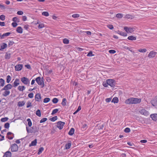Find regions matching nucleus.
<instances>
[{
  "mask_svg": "<svg viewBox=\"0 0 157 157\" xmlns=\"http://www.w3.org/2000/svg\"><path fill=\"white\" fill-rule=\"evenodd\" d=\"M65 123L61 121H58L57 123V127L59 129H61L63 128V126L65 124Z\"/></svg>",
  "mask_w": 157,
  "mask_h": 157,
  "instance_id": "5",
  "label": "nucleus"
},
{
  "mask_svg": "<svg viewBox=\"0 0 157 157\" xmlns=\"http://www.w3.org/2000/svg\"><path fill=\"white\" fill-rule=\"evenodd\" d=\"M11 153L10 151H7L6 152L3 157H11Z\"/></svg>",
  "mask_w": 157,
  "mask_h": 157,
  "instance_id": "15",
  "label": "nucleus"
},
{
  "mask_svg": "<svg viewBox=\"0 0 157 157\" xmlns=\"http://www.w3.org/2000/svg\"><path fill=\"white\" fill-rule=\"evenodd\" d=\"M118 98L117 97H115L113 98L112 101V102L114 103H117L118 102Z\"/></svg>",
  "mask_w": 157,
  "mask_h": 157,
  "instance_id": "29",
  "label": "nucleus"
},
{
  "mask_svg": "<svg viewBox=\"0 0 157 157\" xmlns=\"http://www.w3.org/2000/svg\"><path fill=\"white\" fill-rule=\"evenodd\" d=\"M28 97L30 98H32L33 97V94L30 93L28 94Z\"/></svg>",
  "mask_w": 157,
  "mask_h": 157,
  "instance_id": "54",
  "label": "nucleus"
},
{
  "mask_svg": "<svg viewBox=\"0 0 157 157\" xmlns=\"http://www.w3.org/2000/svg\"><path fill=\"white\" fill-rule=\"evenodd\" d=\"M25 89L24 86H19L18 87V89L20 91H23Z\"/></svg>",
  "mask_w": 157,
  "mask_h": 157,
  "instance_id": "26",
  "label": "nucleus"
},
{
  "mask_svg": "<svg viewBox=\"0 0 157 157\" xmlns=\"http://www.w3.org/2000/svg\"><path fill=\"white\" fill-rule=\"evenodd\" d=\"M157 54V52H155L151 51L148 54V56L149 58H153L155 57V55Z\"/></svg>",
  "mask_w": 157,
  "mask_h": 157,
  "instance_id": "9",
  "label": "nucleus"
},
{
  "mask_svg": "<svg viewBox=\"0 0 157 157\" xmlns=\"http://www.w3.org/2000/svg\"><path fill=\"white\" fill-rule=\"evenodd\" d=\"M150 117L153 121H156L157 120V114H151V115Z\"/></svg>",
  "mask_w": 157,
  "mask_h": 157,
  "instance_id": "16",
  "label": "nucleus"
},
{
  "mask_svg": "<svg viewBox=\"0 0 157 157\" xmlns=\"http://www.w3.org/2000/svg\"><path fill=\"white\" fill-rule=\"evenodd\" d=\"M140 113L141 114L146 116L149 114V112L144 109H142L140 110Z\"/></svg>",
  "mask_w": 157,
  "mask_h": 157,
  "instance_id": "12",
  "label": "nucleus"
},
{
  "mask_svg": "<svg viewBox=\"0 0 157 157\" xmlns=\"http://www.w3.org/2000/svg\"><path fill=\"white\" fill-rule=\"evenodd\" d=\"M58 110H59L58 109H54L52 111V114L53 115V114H55V113H56L58 111Z\"/></svg>",
  "mask_w": 157,
  "mask_h": 157,
  "instance_id": "47",
  "label": "nucleus"
},
{
  "mask_svg": "<svg viewBox=\"0 0 157 157\" xmlns=\"http://www.w3.org/2000/svg\"><path fill=\"white\" fill-rule=\"evenodd\" d=\"M71 146V143H68L65 146V149H69Z\"/></svg>",
  "mask_w": 157,
  "mask_h": 157,
  "instance_id": "28",
  "label": "nucleus"
},
{
  "mask_svg": "<svg viewBox=\"0 0 157 157\" xmlns=\"http://www.w3.org/2000/svg\"><path fill=\"white\" fill-rule=\"evenodd\" d=\"M11 80V77L10 76L8 75L6 77V81L7 83H9Z\"/></svg>",
  "mask_w": 157,
  "mask_h": 157,
  "instance_id": "35",
  "label": "nucleus"
},
{
  "mask_svg": "<svg viewBox=\"0 0 157 157\" xmlns=\"http://www.w3.org/2000/svg\"><path fill=\"white\" fill-rule=\"evenodd\" d=\"M135 29L134 28L128 27V33H132L134 31Z\"/></svg>",
  "mask_w": 157,
  "mask_h": 157,
  "instance_id": "36",
  "label": "nucleus"
},
{
  "mask_svg": "<svg viewBox=\"0 0 157 157\" xmlns=\"http://www.w3.org/2000/svg\"><path fill=\"white\" fill-rule=\"evenodd\" d=\"M94 56V55L92 54V52L91 51H90L87 55V56Z\"/></svg>",
  "mask_w": 157,
  "mask_h": 157,
  "instance_id": "51",
  "label": "nucleus"
},
{
  "mask_svg": "<svg viewBox=\"0 0 157 157\" xmlns=\"http://www.w3.org/2000/svg\"><path fill=\"white\" fill-rule=\"evenodd\" d=\"M107 80L108 85L112 87H114L115 86L116 82L114 80L109 79H107Z\"/></svg>",
  "mask_w": 157,
  "mask_h": 157,
  "instance_id": "4",
  "label": "nucleus"
},
{
  "mask_svg": "<svg viewBox=\"0 0 157 157\" xmlns=\"http://www.w3.org/2000/svg\"><path fill=\"white\" fill-rule=\"evenodd\" d=\"M23 13L22 11H19L17 12V14L19 15H21Z\"/></svg>",
  "mask_w": 157,
  "mask_h": 157,
  "instance_id": "62",
  "label": "nucleus"
},
{
  "mask_svg": "<svg viewBox=\"0 0 157 157\" xmlns=\"http://www.w3.org/2000/svg\"><path fill=\"white\" fill-rule=\"evenodd\" d=\"M17 23L15 22H13L12 24V25L13 27H16L17 26Z\"/></svg>",
  "mask_w": 157,
  "mask_h": 157,
  "instance_id": "58",
  "label": "nucleus"
},
{
  "mask_svg": "<svg viewBox=\"0 0 157 157\" xmlns=\"http://www.w3.org/2000/svg\"><path fill=\"white\" fill-rule=\"evenodd\" d=\"M103 86L105 87H107L108 86V82H107V80L106 82H104L103 83Z\"/></svg>",
  "mask_w": 157,
  "mask_h": 157,
  "instance_id": "52",
  "label": "nucleus"
},
{
  "mask_svg": "<svg viewBox=\"0 0 157 157\" xmlns=\"http://www.w3.org/2000/svg\"><path fill=\"white\" fill-rule=\"evenodd\" d=\"M35 99L36 101L39 102L41 100V97L40 93L37 94L35 96Z\"/></svg>",
  "mask_w": 157,
  "mask_h": 157,
  "instance_id": "10",
  "label": "nucleus"
},
{
  "mask_svg": "<svg viewBox=\"0 0 157 157\" xmlns=\"http://www.w3.org/2000/svg\"><path fill=\"white\" fill-rule=\"evenodd\" d=\"M25 102L24 101H20L17 103V106L19 107L23 106L24 105Z\"/></svg>",
  "mask_w": 157,
  "mask_h": 157,
  "instance_id": "20",
  "label": "nucleus"
},
{
  "mask_svg": "<svg viewBox=\"0 0 157 157\" xmlns=\"http://www.w3.org/2000/svg\"><path fill=\"white\" fill-rule=\"evenodd\" d=\"M132 16H131V15H129V14L126 15L125 16V17L126 18H128V19H129V18H132Z\"/></svg>",
  "mask_w": 157,
  "mask_h": 157,
  "instance_id": "57",
  "label": "nucleus"
},
{
  "mask_svg": "<svg viewBox=\"0 0 157 157\" xmlns=\"http://www.w3.org/2000/svg\"><path fill=\"white\" fill-rule=\"evenodd\" d=\"M123 16V14L121 13H117L116 15V17L119 18H121Z\"/></svg>",
  "mask_w": 157,
  "mask_h": 157,
  "instance_id": "38",
  "label": "nucleus"
},
{
  "mask_svg": "<svg viewBox=\"0 0 157 157\" xmlns=\"http://www.w3.org/2000/svg\"><path fill=\"white\" fill-rule=\"evenodd\" d=\"M141 100L140 98H131L127 99L125 101V103L127 104H138L141 102Z\"/></svg>",
  "mask_w": 157,
  "mask_h": 157,
  "instance_id": "1",
  "label": "nucleus"
},
{
  "mask_svg": "<svg viewBox=\"0 0 157 157\" xmlns=\"http://www.w3.org/2000/svg\"><path fill=\"white\" fill-rule=\"evenodd\" d=\"M108 27L110 29H112L113 28V26L112 25H107Z\"/></svg>",
  "mask_w": 157,
  "mask_h": 157,
  "instance_id": "59",
  "label": "nucleus"
},
{
  "mask_svg": "<svg viewBox=\"0 0 157 157\" xmlns=\"http://www.w3.org/2000/svg\"><path fill=\"white\" fill-rule=\"evenodd\" d=\"M128 39L130 40H136V38L133 36H129Z\"/></svg>",
  "mask_w": 157,
  "mask_h": 157,
  "instance_id": "21",
  "label": "nucleus"
},
{
  "mask_svg": "<svg viewBox=\"0 0 157 157\" xmlns=\"http://www.w3.org/2000/svg\"><path fill=\"white\" fill-rule=\"evenodd\" d=\"M118 33L121 36H127V33L124 32H122L120 31H118Z\"/></svg>",
  "mask_w": 157,
  "mask_h": 157,
  "instance_id": "27",
  "label": "nucleus"
},
{
  "mask_svg": "<svg viewBox=\"0 0 157 157\" xmlns=\"http://www.w3.org/2000/svg\"><path fill=\"white\" fill-rule=\"evenodd\" d=\"M50 99L49 98H46L44 99L43 102L45 103H46L50 101Z\"/></svg>",
  "mask_w": 157,
  "mask_h": 157,
  "instance_id": "33",
  "label": "nucleus"
},
{
  "mask_svg": "<svg viewBox=\"0 0 157 157\" xmlns=\"http://www.w3.org/2000/svg\"><path fill=\"white\" fill-rule=\"evenodd\" d=\"M10 54L6 53L5 55V59H9L10 58Z\"/></svg>",
  "mask_w": 157,
  "mask_h": 157,
  "instance_id": "31",
  "label": "nucleus"
},
{
  "mask_svg": "<svg viewBox=\"0 0 157 157\" xmlns=\"http://www.w3.org/2000/svg\"><path fill=\"white\" fill-rule=\"evenodd\" d=\"M24 29H25L27 30H28V29H29V25H25L24 27Z\"/></svg>",
  "mask_w": 157,
  "mask_h": 157,
  "instance_id": "64",
  "label": "nucleus"
},
{
  "mask_svg": "<svg viewBox=\"0 0 157 157\" xmlns=\"http://www.w3.org/2000/svg\"><path fill=\"white\" fill-rule=\"evenodd\" d=\"M11 33L10 32L7 33H4L1 37V38L2 39L4 36H9Z\"/></svg>",
  "mask_w": 157,
  "mask_h": 157,
  "instance_id": "23",
  "label": "nucleus"
},
{
  "mask_svg": "<svg viewBox=\"0 0 157 157\" xmlns=\"http://www.w3.org/2000/svg\"><path fill=\"white\" fill-rule=\"evenodd\" d=\"M47 120L46 118H44L41 119L40 121V123H41L46 121Z\"/></svg>",
  "mask_w": 157,
  "mask_h": 157,
  "instance_id": "44",
  "label": "nucleus"
},
{
  "mask_svg": "<svg viewBox=\"0 0 157 157\" xmlns=\"http://www.w3.org/2000/svg\"><path fill=\"white\" fill-rule=\"evenodd\" d=\"M138 51L141 52H145L147 51V49H140L138 50Z\"/></svg>",
  "mask_w": 157,
  "mask_h": 157,
  "instance_id": "42",
  "label": "nucleus"
},
{
  "mask_svg": "<svg viewBox=\"0 0 157 157\" xmlns=\"http://www.w3.org/2000/svg\"><path fill=\"white\" fill-rule=\"evenodd\" d=\"M57 119V117L56 116H55L53 117H52V118H51L50 119V120L52 121H54Z\"/></svg>",
  "mask_w": 157,
  "mask_h": 157,
  "instance_id": "39",
  "label": "nucleus"
},
{
  "mask_svg": "<svg viewBox=\"0 0 157 157\" xmlns=\"http://www.w3.org/2000/svg\"><path fill=\"white\" fill-rule=\"evenodd\" d=\"M74 131L75 129L73 128H71L68 132V134L71 136L74 133Z\"/></svg>",
  "mask_w": 157,
  "mask_h": 157,
  "instance_id": "22",
  "label": "nucleus"
},
{
  "mask_svg": "<svg viewBox=\"0 0 157 157\" xmlns=\"http://www.w3.org/2000/svg\"><path fill=\"white\" fill-rule=\"evenodd\" d=\"M5 84V81L2 78L0 79V86H3Z\"/></svg>",
  "mask_w": 157,
  "mask_h": 157,
  "instance_id": "25",
  "label": "nucleus"
},
{
  "mask_svg": "<svg viewBox=\"0 0 157 157\" xmlns=\"http://www.w3.org/2000/svg\"><path fill=\"white\" fill-rule=\"evenodd\" d=\"M44 150V148L43 147H41L38 150V152L37 154L38 155L40 154H41L42 153V152Z\"/></svg>",
  "mask_w": 157,
  "mask_h": 157,
  "instance_id": "34",
  "label": "nucleus"
},
{
  "mask_svg": "<svg viewBox=\"0 0 157 157\" xmlns=\"http://www.w3.org/2000/svg\"><path fill=\"white\" fill-rule=\"evenodd\" d=\"M18 150V147L17 145L15 144L12 145L11 151L12 152L17 151Z\"/></svg>",
  "mask_w": 157,
  "mask_h": 157,
  "instance_id": "7",
  "label": "nucleus"
},
{
  "mask_svg": "<svg viewBox=\"0 0 157 157\" xmlns=\"http://www.w3.org/2000/svg\"><path fill=\"white\" fill-rule=\"evenodd\" d=\"M19 79L18 78H16L14 82L13 86L16 87L19 84Z\"/></svg>",
  "mask_w": 157,
  "mask_h": 157,
  "instance_id": "14",
  "label": "nucleus"
},
{
  "mask_svg": "<svg viewBox=\"0 0 157 157\" xmlns=\"http://www.w3.org/2000/svg\"><path fill=\"white\" fill-rule=\"evenodd\" d=\"M10 124L9 123H6L4 125V127L5 128H8L9 127Z\"/></svg>",
  "mask_w": 157,
  "mask_h": 157,
  "instance_id": "49",
  "label": "nucleus"
},
{
  "mask_svg": "<svg viewBox=\"0 0 157 157\" xmlns=\"http://www.w3.org/2000/svg\"><path fill=\"white\" fill-rule=\"evenodd\" d=\"M31 106V103L30 102H28L27 103V108H29Z\"/></svg>",
  "mask_w": 157,
  "mask_h": 157,
  "instance_id": "63",
  "label": "nucleus"
},
{
  "mask_svg": "<svg viewBox=\"0 0 157 157\" xmlns=\"http://www.w3.org/2000/svg\"><path fill=\"white\" fill-rule=\"evenodd\" d=\"M18 20V18L17 17H14L12 19V21L14 22H16L17 21L18 22V21H17Z\"/></svg>",
  "mask_w": 157,
  "mask_h": 157,
  "instance_id": "55",
  "label": "nucleus"
},
{
  "mask_svg": "<svg viewBox=\"0 0 157 157\" xmlns=\"http://www.w3.org/2000/svg\"><path fill=\"white\" fill-rule=\"evenodd\" d=\"M36 114L38 116L40 117L41 116V113L40 110L38 109L36 112Z\"/></svg>",
  "mask_w": 157,
  "mask_h": 157,
  "instance_id": "30",
  "label": "nucleus"
},
{
  "mask_svg": "<svg viewBox=\"0 0 157 157\" xmlns=\"http://www.w3.org/2000/svg\"><path fill=\"white\" fill-rule=\"evenodd\" d=\"M151 102L153 106L157 105V97L155 98L154 99L152 100Z\"/></svg>",
  "mask_w": 157,
  "mask_h": 157,
  "instance_id": "13",
  "label": "nucleus"
},
{
  "mask_svg": "<svg viewBox=\"0 0 157 157\" xmlns=\"http://www.w3.org/2000/svg\"><path fill=\"white\" fill-rule=\"evenodd\" d=\"M66 99L65 98H64L63 99L61 103L62 105L63 106H65L66 105Z\"/></svg>",
  "mask_w": 157,
  "mask_h": 157,
  "instance_id": "32",
  "label": "nucleus"
},
{
  "mask_svg": "<svg viewBox=\"0 0 157 157\" xmlns=\"http://www.w3.org/2000/svg\"><path fill=\"white\" fill-rule=\"evenodd\" d=\"M8 119L7 117H5L2 118L1 119V121L2 122H4L7 121Z\"/></svg>",
  "mask_w": 157,
  "mask_h": 157,
  "instance_id": "45",
  "label": "nucleus"
},
{
  "mask_svg": "<svg viewBox=\"0 0 157 157\" xmlns=\"http://www.w3.org/2000/svg\"><path fill=\"white\" fill-rule=\"evenodd\" d=\"M13 87V86L11 84H8L6 85L2 89V90H8L11 89Z\"/></svg>",
  "mask_w": 157,
  "mask_h": 157,
  "instance_id": "8",
  "label": "nucleus"
},
{
  "mask_svg": "<svg viewBox=\"0 0 157 157\" xmlns=\"http://www.w3.org/2000/svg\"><path fill=\"white\" fill-rule=\"evenodd\" d=\"M35 80L39 85L42 86V87H44V83L43 77L41 78L40 77H37L36 78Z\"/></svg>",
  "mask_w": 157,
  "mask_h": 157,
  "instance_id": "2",
  "label": "nucleus"
},
{
  "mask_svg": "<svg viewBox=\"0 0 157 157\" xmlns=\"http://www.w3.org/2000/svg\"><path fill=\"white\" fill-rule=\"evenodd\" d=\"M58 99L56 98H54L52 100V102L54 103H55V104L57 103L58 102Z\"/></svg>",
  "mask_w": 157,
  "mask_h": 157,
  "instance_id": "41",
  "label": "nucleus"
},
{
  "mask_svg": "<svg viewBox=\"0 0 157 157\" xmlns=\"http://www.w3.org/2000/svg\"><path fill=\"white\" fill-rule=\"evenodd\" d=\"M21 80L22 82L25 85H27L29 83V79L27 78L22 77L21 78Z\"/></svg>",
  "mask_w": 157,
  "mask_h": 157,
  "instance_id": "6",
  "label": "nucleus"
},
{
  "mask_svg": "<svg viewBox=\"0 0 157 157\" xmlns=\"http://www.w3.org/2000/svg\"><path fill=\"white\" fill-rule=\"evenodd\" d=\"M37 143V140L36 139L34 140L33 141L31 142V143L29 144V146L30 147L32 146H36Z\"/></svg>",
  "mask_w": 157,
  "mask_h": 157,
  "instance_id": "19",
  "label": "nucleus"
},
{
  "mask_svg": "<svg viewBox=\"0 0 157 157\" xmlns=\"http://www.w3.org/2000/svg\"><path fill=\"white\" fill-rule=\"evenodd\" d=\"M14 43V42L13 41H10L8 44V46L9 47H11L12 45Z\"/></svg>",
  "mask_w": 157,
  "mask_h": 157,
  "instance_id": "53",
  "label": "nucleus"
},
{
  "mask_svg": "<svg viewBox=\"0 0 157 157\" xmlns=\"http://www.w3.org/2000/svg\"><path fill=\"white\" fill-rule=\"evenodd\" d=\"M7 44H6L3 43L2 45H0V50H2L5 48L7 47Z\"/></svg>",
  "mask_w": 157,
  "mask_h": 157,
  "instance_id": "17",
  "label": "nucleus"
},
{
  "mask_svg": "<svg viewBox=\"0 0 157 157\" xmlns=\"http://www.w3.org/2000/svg\"><path fill=\"white\" fill-rule=\"evenodd\" d=\"M10 93V91L8 90H5V91L4 92L3 95L4 96H6L8 95Z\"/></svg>",
  "mask_w": 157,
  "mask_h": 157,
  "instance_id": "24",
  "label": "nucleus"
},
{
  "mask_svg": "<svg viewBox=\"0 0 157 157\" xmlns=\"http://www.w3.org/2000/svg\"><path fill=\"white\" fill-rule=\"evenodd\" d=\"M5 23L4 22L0 21V26H5Z\"/></svg>",
  "mask_w": 157,
  "mask_h": 157,
  "instance_id": "61",
  "label": "nucleus"
},
{
  "mask_svg": "<svg viewBox=\"0 0 157 157\" xmlns=\"http://www.w3.org/2000/svg\"><path fill=\"white\" fill-rule=\"evenodd\" d=\"M130 129L128 128H126L124 130V132L126 133L129 132H130Z\"/></svg>",
  "mask_w": 157,
  "mask_h": 157,
  "instance_id": "50",
  "label": "nucleus"
},
{
  "mask_svg": "<svg viewBox=\"0 0 157 157\" xmlns=\"http://www.w3.org/2000/svg\"><path fill=\"white\" fill-rule=\"evenodd\" d=\"M26 129L28 133H35L38 131V129L36 126H33L29 129L28 128L26 127Z\"/></svg>",
  "mask_w": 157,
  "mask_h": 157,
  "instance_id": "3",
  "label": "nucleus"
},
{
  "mask_svg": "<svg viewBox=\"0 0 157 157\" xmlns=\"http://www.w3.org/2000/svg\"><path fill=\"white\" fill-rule=\"evenodd\" d=\"M109 52L111 54H114L116 52V51L113 50H110L109 51Z\"/></svg>",
  "mask_w": 157,
  "mask_h": 157,
  "instance_id": "56",
  "label": "nucleus"
},
{
  "mask_svg": "<svg viewBox=\"0 0 157 157\" xmlns=\"http://www.w3.org/2000/svg\"><path fill=\"white\" fill-rule=\"evenodd\" d=\"M25 67H26L28 69H31V67H30V66L29 64H26L25 65Z\"/></svg>",
  "mask_w": 157,
  "mask_h": 157,
  "instance_id": "60",
  "label": "nucleus"
},
{
  "mask_svg": "<svg viewBox=\"0 0 157 157\" xmlns=\"http://www.w3.org/2000/svg\"><path fill=\"white\" fill-rule=\"evenodd\" d=\"M27 121L28 122V125L29 127H31L32 125V123L31 121V120L29 118L27 120Z\"/></svg>",
  "mask_w": 157,
  "mask_h": 157,
  "instance_id": "37",
  "label": "nucleus"
},
{
  "mask_svg": "<svg viewBox=\"0 0 157 157\" xmlns=\"http://www.w3.org/2000/svg\"><path fill=\"white\" fill-rule=\"evenodd\" d=\"M23 68L22 64H18L15 67L16 71H21Z\"/></svg>",
  "mask_w": 157,
  "mask_h": 157,
  "instance_id": "11",
  "label": "nucleus"
},
{
  "mask_svg": "<svg viewBox=\"0 0 157 157\" xmlns=\"http://www.w3.org/2000/svg\"><path fill=\"white\" fill-rule=\"evenodd\" d=\"M63 43L65 44H67L69 43V40H68L66 39H64L63 40Z\"/></svg>",
  "mask_w": 157,
  "mask_h": 157,
  "instance_id": "40",
  "label": "nucleus"
},
{
  "mask_svg": "<svg viewBox=\"0 0 157 157\" xmlns=\"http://www.w3.org/2000/svg\"><path fill=\"white\" fill-rule=\"evenodd\" d=\"M5 16L4 15H2L0 16V19L2 21H4L5 20Z\"/></svg>",
  "mask_w": 157,
  "mask_h": 157,
  "instance_id": "48",
  "label": "nucleus"
},
{
  "mask_svg": "<svg viewBox=\"0 0 157 157\" xmlns=\"http://www.w3.org/2000/svg\"><path fill=\"white\" fill-rule=\"evenodd\" d=\"M16 31L18 33H22L23 32V29L21 27L19 26L17 28Z\"/></svg>",
  "mask_w": 157,
  "mask_h": 157,
  "instance_id": "18",
  "label": "nucleus"
},
{
  "mask_svg": "<svg viewBox=\"0 0 157 157\" xmlns=\"http://www.w3.org/2000/svg\"><path fill=\"white\" fill-rule=\"evenodd\" d=\"M79 17V15L78 14H74L72 15V17L74 18H76Z\"/></svg>",
  "mask_w": 157,
  "mask_h": 157,
  "instance_id": "46",
  "label": "nucleus"
},
{
  "mask_svg": "<svg viewBox=\"0 0 157 157\" xmlns=\"http://www.w3.org/2000/svg\"><path fill=\"white\" fill-rule=\"evenodd\" d=\"M42 15L46 17H47L49 15L48 12H43L42 13Z\"/></svg>",
  "mask_w": 157,
  "mask_h": 157,
  "instance_id": "43",
  "label": "nucleus"
}]
</instances>
